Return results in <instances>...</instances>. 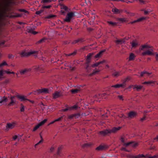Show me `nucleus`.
<instances>
[{"instance_id": "nucleus-44", "label": "nucleus", "mask_w": 158, "mask_h": 158, "mask_svg": "<svg viewBox=\"0 0 158 158\" xmlns=\"http://www.w3.org/2000/svg\"><path fill=\"white\" fill-rule=\"evenodd\" d=\"M33 69L35 71H40V68L39 67L37 66H35L33 67Z\"/></svg>"}, {"instance_id": "nucleus-16", "label": "nucleus", "mask_w": 158, "mask_h": 158, "mask_svg": "<svg viewBox=\"0 0 158 158\" xmlns=\"http://www.w3.org/2000/svg\"><path fill=\"white\" fill-rule=\"evenodd\" d=\"M146 19V18L144 17H142L138 19L137 20H135L131 22L130 23L133 24L136 23L141 22Z\"/></svg>"}, {"instance_id": "nucleus-39", "label": "nucleus", "mask_w": 158, "mask_h": 158, "mask_svg": "<svg viewBox=\"0 0 158 158\" xmlns=\"http://www.w3.org/2000/svg\"><path fill=\"white\" fill-rule=\"evenodd\" d=\"M7 99L6 97H4L3 99L0 101V103H2V102H6L7 101Z\"/></svg>"}, {"instance_id": "nucleus-24", "label": "nucleus", "mask_w": 158, "mask_h": 158, "mask_svg": "<svg viewBox=\"0 0 158 158\" xmlns=\"http://www.w3.org/2000/svg\"><path fill=\"white\" fill-rule=\"evenodd\" d=\"M143 157L145 158H158V154L153 156H150L149 155H146L145 156L144 155V156H143Z\"/></svg>"}, {"instance_id": "nucleus-31", "label": "nucleus", "mask_w": 158, "mask_h": 158, "mask_svg": "<svg viewBox=\"0 0 158 158\" xmlns=\"http://www.w3.org/2000/svg\"><path fill=\"white\" fill-rule=\"evenodd\" d=\"M107 23L109 25L111 26L114 27L117 25V23L113 22L111 21H108Z\"/></svg>"}, {"instance_id": "nucleus-58", "label": "nucleus", "mask_w": 158, "mask_h": 158, "mask_svg": "<svg viewBox=\"0 0 158 158\" xmlns=\"http://www.w3.org/2000/svg\"><path fill=\"white\" fill-rule=\"evenodd\" d=\"M118 97L119 99L120 100H121L122 101L123 100V97L121 95H118Z\"/></svg>"}, {"instance_id": "nucleus-14", "label": "nucleus", "mask_w": 158, "mask_h": 158, "mask_svg": "<svg viewBox=\"0 0 158 158\" xmlns=\"http://www.w3.org/2000/svg\"><path fill=\"white\" fill-rule=\"evenodd\" d=\"M85 40L83 38H80L77 40L73 41L72 42V44H74L78 43H81L85 41Z\"/></svg>"}, {"instance_id": "nucleus-53", "label": "nucleus", "mask_w": 158, "mask_h": 158, "mask_svg": "<svg viewBox=\"0 0 158 158\" xmlns=\"http://www.w3.org/2000/svg\"><path fill=\"white\" fill-rule=\"evenodd\" d=\"M14 56L11 54H9L8 55V57L9 59H12L14 58Z\"/></svg>"}, {"instance_id": "nucleus-19", "label": "nucleus", "mask_w": 158, "mask_h": 158, "mask_svg": "<svg viewBox=\"0 0 158 158\" xmlns=\"http://www.w3.org/2000/svg\"><path fill=\"white\" fill-rule=\"evenodd\" d=\"M27 31L35 35L37 34V32L34 31L31 27H29L27 28Z\"/></svg>"}, {"instance_id": "nucleus-1", "label": "nucleus", "mask_w": 158, "mask_h": 158, "mask_svg": "<svg viewBox=\"0 0 158 158\" xmlns=\"http://www.w3.org/2000/svg\"><path fill=\"white\" fill-rule=\"evenodd\" d=\"M152 46L147 44L142 45L141 48V50H143V49L144 48L148 49L146 51L143 52L142 53V55L143 56H145L146 55L150 56L153 55V49L152 48Z\"/></svg>"}, {"instance_id": "nucleus-18", "label": "nucleus", "mask_w": 158, "mask_h": 158, "mask_svg": "<svg viewBox=\"0 0 158 158\" xmlns=\"http://www.w3.org/2000/svg\"><path fill=\"white\" fill-rule=\"evenodd\" d=\"M107 148V147L106 145H100L96 148V150L98 151L106 149Z\"/></svg>"}, {"instance_id": "nucleus-3", "label": "nucleus", "mask_w": 158, "mask_h": 158, "mask_svg": "<svg viewBox=\"0 0 158 158\" xmlns=\"http://www.w3.org/2000/svg\"><path fill=\"white\" fill-rule=\"evenodd\" d=\"M94 53H90L87 56L86 59V70L87 72L89 73L91 70V66H89V64L91 62V59L92 56L94 55Z\"/></svg>"}, {"instance_id": "nucleus-56", "label": "nucleus", "mask_w": 158, "mask_h": 158, "mask_svg": "<svg viewBox=\"0 0 158 158\" xmlns=\"http://www.w3.org/2000/svg\"><path fill=\"white\" fill-rule=\"evenodd\" d=\"M63 118V116H62L60 118H59L56 119H55V121L56 122H57V121H60Z\"/></svg>"}, {"instance_id": "nucleus-4", "label": "nucleus", "mask_w": 158, "mask_h": 158, "mask_svg": "<svg viewBox=\"0 0 158 158\" xmlns=\"http://www.w3.org/2000/svg\"><path fill=\"white\" fill-rule=\"evenodd\" d=\"M48 93V89L46 88H43L41 89H37L35 91L31 92L29 94V95H30L31 94H33L34 95H37L41 93L46 94Z\"/></svg>"}, {"instance_id": "nucleus-23", "label": "nucleus", "mask_w": 158, "mask_h": 158, "mask_svg": "<svg viewBox=\"0 0 158 158\" xmlns=\"http://www.w3.org/2000/svg\"><path fill=\"white\" fill-rule=\"evenodd\" d=\"M131 43L133 48H135L138 45V44L136 41L133 40Z\"/></svg>"}, {"instance_id": "nucleus-50", "label": "nucleus", "mask_w": 158, "mask_h": 158, "mask_svg": "<svg viewBox=\"0 0 158 158\" xmlns=\"http://www.w3.org/2000/svg\"><path fill=\"white\" fill-rule=\"evenodd\" d=\"M78 106L76 105H75L73 106L70 107V108L71 110L73 109H76L77 108Z\"/></svg>"}, {"instance_id": "nucleus-64", "label": "nucleus", "mask_w": 158, "mask_h": 158, "mask_svg": "<svg viewBox=\"0 0 158 158\" xmlns=\"http://www.w3.org/2000/svg\"><path fill=\"white\" fill-rule=\"evenodd\" d=\"M122 150H124V151H125L126 152H129V151L127 150L125 148H122Z\"/></svg>"}, {"instance_id": "nucleus-35", "label": "nucleus", "mask_w": 158, "mask_h": 158, "mask_svg": "<svg viewBox=\"0 0 158 158\" xmlns=\"http://www.w3.org/2000/svg\"><path fill=\"white\" fill-rule=\"evenodd\" d=\"M122 85L121 84H117L115 85H113L111 86V87H114L116 88H118L120 87H122Z\"/></svg>"}, {"instance_id": "nucleus-51", "label": "nucleus", "mask_w": 158, "mask_h": 158, "mask_svg": "<svg viewBox=\"0 0 158 158\" xmlns=\"http://www.w3.org/2000/svg\"><path fill=\"white\" fill-rule=\"evenodd\" d=\"M68 110H71L70 108V107H68L67 108L62 110V111L64 112H66Z\"/></svg>"}, {"instance_id": "nucleus-40", "label": "nucleus", "mask_w": 158, "mask_h": 158, "mask_svg": "<svg viewBox=\"0 0 158 158\" xmlns=\"http://www.w3.org/2000/svg\"><path fill=\"white\" fill-rule=\"evenodd\" d=\"M77 52V51L76 50V51H74L73 53H69L68 54H66V56H73L76 54Z\"/></svg>"}, {"instance_id": "nucleus-38", "label": "nucleus", "mask_w": 158, "mask_h": 158, "mask_svg": "<svg viewBox=\"0 0 158 158\" xmlns=\"http://www.w3.org/2000/svg\"><path fill=\"white\" fill-rule=\"evenodd\" d=\"M100 71V70L99 69H97L95 70H94L93 73L90 74V76H92L93 75H95L98 73Z\"/></svg>"}, {"instance_id": "nucleus-12", "label": "nucleus", "mask_w": 158, "mask_h": 158, "mask_svg": "<svg viewBox=\"0 0 158 158\" xmlns=\"http://www.w3.org/2000/svg\"><path fill=\"white\" fill-rule=\"evenodd\" d=\"M112 75L113 76L115 77H117L122 75V73L120 71H117L115 70H114L112 71Z\"/></svg>"}, {"instance_id": "nucleus-57", "label": "nucleus", "mask_w": 158, "mask_h": 158, "mask_svg": "<svg viewBox=\"0 0 158 158\" xmlns=\"http://www.w3.org/2000/svg\"><path fill=\"white\" fill-rule=\"evenodd\" d=\"M51 7V6H50V5H48V6H43L42 7L43 8V9H44V8H47V9H49V8H50Z\"/></svg>"}, {"instance_id": "nucleus-42", "label": "nucleus", "mask_w": 158, "mask_h": 158, "mask_svg": "<svg viewBox=\"0 0 158 158\" xmlns=\"http://www.w3.org/2000/svg\"><path fill=\"white\" fill-rule=\"evenodd\" d=\"M47 119H44V120L40 123L39 124L41 126L43 125L47 122Z\"/></svg>"}, {"instance_id": "nucleus-21", "label": "nucleus", "mask_w": 158, "mask_h": 158, "mask_svg": "<svg viewBox=\"0 0 158 158\" xmlns=\"http://www.w3.org/2000/svg\"><path fill=\"white\" fill-rule=\"evenodd\" d=\"M61 96V94L58 92H56L53 94V97L54 98H59Z\"/></svg>"}, {"instance_id": "nucleus-47", "label": "nucleus", "mask_w": 158, "mask_h": 158, "mask_svg": "<svg viewBox=\"0 0 158 158\" xmlns=\"http://www.w3.org/2000/svg\"><path fill=\"white\" fill-rule=\"evenodd\" d=\"M7 64L5 61L3 62L2 63L0 64V67L4 65H7Z\"/></svg>"}, {"instance_id": "nucleus-29", "label": "nucleus", "mask_w": 158, "mask_h": 158, "mask_svg": "<svg viewBox=\"0 0 158 158\" xmlns=\"http://www.w3.org/2000/svg\"><path fill=\"white\" fill-rule=\"evenodd\" d=\"M135 57V56L133 53H131L129 56V60L131 61L133 60L134 59V58Z\"/></svg>"}, {"instance_id": "nucleus-5", "label": "nucleus", "mask_w": 158, "mask_h": 158, "mask_svg": "<svg viewBox=\"0 0 158 158\" xmlns=\"http://www.w3.org/2000/svg\"><path fill=\"white\" fill-rule=\"evenodd\" d=\"M125 139L123 137L121 138V141L123 143V145L125 146L126 147L130 145L133 147H135L138 145L137 143L134 142H131L126 143L125 142Z\"/></svg>"}, {"instance_id": "nucleus-55", "label": "nucleus", "mask_w": 158, "mask_h": 158, "mask_svg": "<svg viewBox=\"0 0 158 158\" xmlns=\"http://www.w3.org/2000/svg\"><path fill=\"white\" fill-rule=\"evenodd\" d=\"M43 12V10H40L36 12V14L37 15H40V14L41 13Z\"/></svg>"}, {"instance_id": "nucleus-59", "label": "nucleus", "mask_w": 158, "mask_h": 158, "mask_svg": "<svg viewBox=\"0 0 158 158\" xmlns=\"http://www.w3.org/2000/svg\"><path fill=\"white\" fill-rule=\"evenodd\" d=\"M150 12V11H148V10H144V14L145 15H147Z\"/></svg>"}, {"instance_id": "nucleus-15", "label": "nucleus", "mask_w": 158, "mask_h": 158, "mask_svg": "<svg viewBox=\"0 0 158 158\" xmlns=\"http://www.w3.org/2000/svg\"><path fill=\"white\" fill-rule=\"evenodd\" d=\"M106 50L104 49L100 51L95 56V58H100L103 55L104 52L106 51Z\"/></svg>"}, {"instance_id": "nucleus-37", "label": "nucleus", "mask_w": 158, "mask_h": 158, "mask_svg": "<svg viewBox=\"0 0 158 158\" xmlns=\"http://www.w3.org/2000/svg\"><path fill=\"white\" fill-rule=\"evenodd\" d=\"M40 127V126L39 124V123H38V124H37L36 126L34 128L33 131H35L37 129H38Z\"/></svg>"}, {"instance_id": "nucleus-10", "label": "nucleus", "mask_w": 158, "mask_h": 158, "mask_svg": "<svg viewBox=\"0 0 158 158\" xmlns=\"http://www.w3.org/2000/svg\"><path fill=\"white\" fill-rule=\"evenodd\" d=\"M31 70V68H25L23 69L20 70L19 71V72L21 75H23L26 74L27 72H30Z\"/></svg>"}, {"instance_id": "nucleus-62", "label": "nucleus", "mask_w": 158, "mask_h": 158, "mask_svg": "<svg viewBox=\"0 0 158 158\" xmlns=\"http://www.w3.org/2000/svg\"><path fill=\"white\" fill-rule=\"evenodd\" d=\"M3 75V72L2 70H0V77H1Z\"/></svg>"}, {"instance_id": "nucleus-11", "label": "nucleus", "mask_w": 158, "mask_h": 158, "mask_svg": "<svg viewBox=\"0 0 158 158\" xmlns=\"http://www.w3.org/2000/svg\"><path fill=\"white\" fill-rule=\"evenodd\" d=\"M137 113L135 111H131L129 112L128 114V118H133L136 117Z\"/></svg>"}, {"instance_id": "nucleus-49", "label": "nucleus", "mask_w": 158, "mask_h": 158, "mask_svg": "<svg viewBox=\"0 0 158 158\" xmlns=\"http://www.w3.org/2000/svg\"><path fill=\"white\" fill-rule=\"evenodd\" d=\"M51 2V0H42L41 1V3H47L48 2Z\"/></svg>"}, {"instance_id": "nucleus-8", "label": "nucleus", "mask_w": 158, "mask_h": 158, "mask_svg": "<svg viewBox=\"0 0 158 158\" xmlns=\"http://www.w3.org/2000/svg\"><path fill=\"white\" fill-rule=\"evenodd\" d=\"M16 124L15 122H14L12 123H7L6 126V128L5 130L6 131H8L10 129H13L14 127L15 126Z\"/></svg>"}, {"instance_id": "nucleus-34", "label": "nucleus", "mask_w": 158, "mask_h": 158, "mask_svg": "<svg viewBox=\"0 0 158 158\" xmlns=\"http://www.w3.org/2000/svg\"><path fill=\"white\" fill-rule=\"evenodd\" d=\"M151 73H148L146 71H143V72H141V74H140V76L142 77L145 74H147L148 76H149L151 74Z\"/></svg>"}, {"instance_id": "nucleus-63", "label": "nucleus", "mask_w": 158, "mask_h": 158, "mask_svg": "<svg viewBox=\"0 0 158 158\" xmlns=\"http://www.w3.org/2000/svg\"><path fill=\"white\" fill-rule=\"evenodd\" d=\"M54 150V148L53 147H52L50 149V151L51 152H52Z\"/></svg>"}, {"instance_id": "nucleus-60", "label": "nucleus", "mask_w": 158, "mask_h": 158, "mask_svg": "<svg viewBox=\"0 0 158 158\" xmlns=\"http://www.w3.org/2000/svg\"><path fill=\"white\" fill-rule=\"evenodd\" d=\"M146 119V117L144 116L143 117L141 118L140 121L141 122H143V121Z\"/></svg>"}, {"instance_id": "nucleus-26", "label": "nucleus", "mask_w": 158, "mask_h": 158, "mask_svg": "<svg viewBox=\"0 0 158 158\" xmlns=\"http://www.w3.org/2000/svg\"><path fill=\"white\" fill-rule=\"evenodd\" d=\"M130 79L128 77L126 78L123 81V83L121 84V85H122V87L124 88L126 86V82L128 80H129Z\"/></svg>"}, {"instance_id": "nucleus-32", "label": "nucleus", "mask_w": 158, "mask_h": 158, "mask_svg": "<svg viewBox=\"0 0 158 158\" xmlns=\"http://www.w3.org/2000/svg\"><path fill=\"white\" fill-rule=\"evenodd\" d=\"M15 103V100H11V102L7 105V106H12L14 105Z\"/></svg>"}, {"instance_id": "nucleus-13", "label": "nucleus", "mask_w": 158, "mask_h": 158, "mask_svg": "<svg viewBox=\"0 0 158 158\" xmlns=\"http://www.w3.org/2000/svg\"><path fill=\"white\" fill-rule=\"evenodd\" d=\"M80 116V114L79 113H77L72 114L69 115L68 117V118L69 119H72L73 118H78Z\"/></svg>"}, {"instance_id": "nucleus-43", "label": "nucleus", "mask_w": 158, "mask_h": 158, "mask_svg": "<svg viewBox=\"0 0 158 158\" xmlns=\"http://www.w3.org/2000/svg\"><path fill=\"white\" fill-rule=\"evenodd\" d=\"M62 148V147H59L58 148L57 152V155H58L60 156V152Z\"/></svg>"}, {"instance_id": "nucleus-33", "label": "nucleus", "mask_w": 158, "mask_h": 158, "mask_svg": "<svg viewBox=\"0 0 158 158\" xmlns=\"http://www.w3.org/2000/svg\"><path fill=\"white\" fill-rule=\"evenodd\" d=\"M155 83V81H145L143 82L142 84H147V85H150L151 84H154Z\"/></svg>"}, {"instance_id": "nucleus-30", "label": "nucleus", "mask_w": 158, "mask_h": 158, "mask_svg": "<svg viewBox=\"0 0 158 158\" xmlns=\"http://www.w3.org/2000/svg\"><path fill=\"white\" fill-rule=\"evenodd\" d=\"M112 11L114 14H117L120 13V11L118 9L116 8H114L112 9Z\"/></svg>"}, {"instance_id": "nucleus-17", "label": "nucleus", "mask_w": 158, "mask_h": 158, "mask_svg": "<svg viewBox=\"0 0 158 158\" xmlns=\"http://www.w3.org/2000/svg\"><path fill=\"white\" fill-rule=\"evenodd\" d=\"M127 40V39L126 38H124L123 39L121 40H118L115 41V42L118 44H122L123 43H124L125 42V40Z\"/></svg>"}, {"instance_id": "nucleus-20", "label": "nucleus", "mask_w": 158, "mask_h": 158, "mask_svg": "<svg viewBox=\"0 0 158 158\" xmlns=\"http://www.w3.org/2000/svg\"><path fill=\"white\" fill-rule=\"evenodd\" d=\"M106 62V60H103L102 61H101L99 62H98L94 64H93L92 65L91 67H96L99 65L102 64H103V63H105Z\"/></svg>"}, {"instance_id": "nucleus-45", "label": "nucleus", "mask_w": 158, "mask_h": 158, "mask_svg": "<svg viewBox=\"0 0 158 158\" xmlns=\"http://www.w3.org/2000/svg\"><path fill=\"white\" fill-rule=\"evenodd\" d=\"M19 11L20 12H24V13H26V14H28V11H27V10H24V9H19Z\"/></svg>"}, {"instance_id": "nucleus-9", "label": "nucleus", "mask_w": 158, "mask_h": 158, "mask_svg": "<svg viewBox=\"0 0 158 158\" xmlns=\"http://www.w3.org/2000/svg\"><path fill=\"white\" fill-rule=\"evenodd\" d=\"M60 8L61 9L60 12L63 15H64L65 13V12L64 11L68 12L70 10L69 9L67 6L63 4H60Z\"/></svg>"}, {"instance_id": "nucleus-27", "label": "nucleus", "mask_w": 158, "mask_h": 158, "mask_svg": "<svg viewBox=\"0 0 158 158\" xmlns=\"http://www.w3.org/2000/svg\"><path fill=\"white\" fill-rule=\"evenodd\" d=\"M105 94V93H103L102 94H95L94 96V97L96 98H100L104 97Z\"/></svg>"}, {"instance_id": "nucleus-46", "label": "nucleus", "mask_w": 158, "mask_h": 158, "mask_svg": "<svg viewBox=\"0 0 158 158\" xmlns=\"http://www.w3.org/2000/svg\"><path fill=\"white\" fill-rule=\"evenodd\" d=\"M20 111L21 112H23L24 110V107L22 104H21Z\"/></svg>"}, {"instance_id": "nucleus-28", "label": "nucleus", "mask_w": 158, "mask_h": 158, "mask_svg": "<svg viewBox=\"0 0 158 158\" xmlns=\"http://www.w3.org/2000/svg\"><path fill=\"white\" fill-rule=\"evenodd\" d=\"M143 86L141 85L138 86L136 85L134 86L133 89H136L137 91H139L142 88Z\"/></svg>"}, {"instance_id": "nucleus-52", "label": "nucleus", "mask_w": 158, "mask_h": 158, "mask_svg": "<svg viewBox=\"0 0 158 158\" xmlns=\"http://www.w3.org/2000/svg\"><path fill=\"white\" fill-rule=\"evenodd\" d=\"M127 157L130 158H135V156L131 155H129L127 156Z\"/></svg>"}, {"instance_id": "nucleus-22", "label": "nucleus", "mask_w": 158, "mask_h": 158, "mask_svg": "<svg viewBox=\"0 0 158 158\" xmlns=\"http://www.w3.org/2000/svg\"><path fill=\"white\" fill-rule=\"evenodd\" d=\"M81 90L80 89V87H78L77 89H72L71 90V92L73 94H75L76 93H77L79 92Z\"/></svg>"}, {"instance_id": "nucleus-41", "label": "nucleus", "mask_w": 158, "mask_h": 158, "mask_svg": "<svg viewBox=\"0 0 158 158\" xmlns=\"http://www.w3.org/2000/svg\"><path fill=\"white\" fill-rule=\"evenodd\" d=\"M92 145V144L91 143H86L84 144L83 145L82 147L83 148L85 147H90Z\"/></svg>"}, {"instance_id": "nucleus-61", "label": "nucleus", "mask_w": 158, "mask_h": 158, "mask_svg": "<svg viewBox=\"0 0 158 158\" xmlns=\"http://www.w3.org/2000/svg\"><path fill=\"white\" fill-rule=\"evenodd\" d=\"M155 58L156 60L158 61V53L156 54L155 56Z\"/></svg>"}, {"instance_id": "nucleus-54", "label": "nucleus", "mask_w": 158, "mask_h": 158, "mask_svg": "<svg viewBox=\"0 0 158 158\" xmlns=\"http://www.w3.org/2000/svg\"><path fill=\"white\" fill-rule=\"evenodd\" d=\"M55 17V15H50L48 16L47 18L48 19H50L52 18H53L54 17Z\"/></svg>"}, {"instance_id": "nucleus-48", "label": "nucleus", "mask_w": 158, "mask_h": 158, "mask_svg": "<svg viewBox=\"0 0 158 158\" xmlns=\"http://www.w3.org/2000/svg\"><path fill=\"white\" fill-rule=\"evenodd\" d=\"M143 156H144V155L143 154H139L138 155L135 156V158H140L141 157H143Z\"/></svg>"}, {"instance_id": "nucleus-6", "label": "nucleus", "mask_w": 158, "mask_h": 158, "mask_svg": "<svg viewBox=\"0 0 158 158\" xmlns=\"http://www.w3.org/2000/svg\"><path fill=\"white\" fill-rule=\"evenodd\" d=\"M37 51H35L28 52H26L25 51H23L20 53V55L21 57L28 56L32 54H37Z\"/></svg>"}, {"instance_id": "nucleus-25", "label": "nucleus", "mask_w": 158, "mask_h": 158, "mask_svg": "<svg viewBox=\"0 0 158 158\" xmlns=\"http://www.w3.org/2000/svg\"><path fill=\"white\" fill-rule=\"evenodd\" d=\"M17 97L21 101H24L27 100V98H25L24 96L20 95H17Z\"/></svg>"}, {"instance_id": "nucleus-7", "label": "nucleus", "mask_w": 158, "mask_h": 158, "mask_svg": "<svg viewBox=\"0 0 158 158\" xmlns=\"http://www.w3.org/2000/svg\"><path fill=\"white\" fill-rule=\"evenodd\" d=\"M75 16L74 13V12H71L68 13L66 15L64 21L66 22H69L71 19Z\"/></svg>"}, {"instance_id": "nucleus-2", "label": "nucleus", "mask_w": 158, "mask_h": 158, "mask_svg": "<svg viewBox=\"0 0 158 158\" xmlns=\"http://www.w3.org/2000/svg\"><path fill=\"white\" fill-rule=\"evenodd\" d=\"M121 128V127H114L112 129H106L103 131H102L99 132V134L103 136H106L108 135L109 134L111 133H114L117 131L119 130Z\"/></svg>"}, {"instance_id": "nucleus-36", "label": "nucleus", "mask_w": 158, "mask_h": 158, "mask_svg": "<svg viewBox=\"0 0 158 158\" xmlns=\"http://www.w3.org/2000/svg\"><path fill=\"white\" fill-rule=\"evenodd\" d=\"M46 40V39L45 38H43L42 39H41L40 40L38 41V42H37L36 44H38L40 43H43L44 42V41Z\"/></svg>"}]
</instances>
